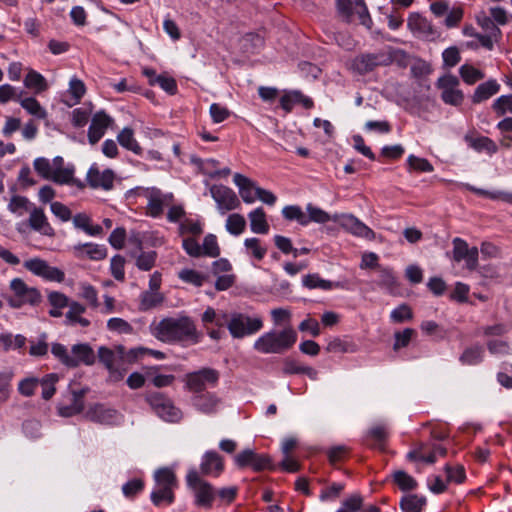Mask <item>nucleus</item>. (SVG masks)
I'll list each match as a JSON object with an SVG mask.
<instances>
[{"mask_svg": "<svg viewBox=\"0 0 512 512\" xmlns=\"http://www.w3.org/2000/svg\"><path fill=\"white\" fill-rule=\"evenodd\" d=\"M462 79L467 84H474L484 78V73L468 64L462 65L459 69Z\"/></svg>", "mask_w": 512, "mask_h": 512, "instance_id": "obj_44", "label": "nucleus"}, {"mask_svg": "<svg viewBox=\"0 0 512 512\" xmlns=\"http://www.w3.org/2000/svg\"><path fill=\"white\" fill-rule=\"evenodd\" d=\"M40 379L36 377H26L18 384V392L24 397H31L39 386Z\"/></svg>", "mask_w": 512, "mask_h": 512, "instance_id": "obj_45", "label": "nucleus"}, {"mask_svg": "<svg viewBox=\"0 0 512 512\" xmlns=\"http://www.w3.org/2000/svg\"><path fill=\"white\" fill-rule=\"evenodd\" d=\"M178 276L184 282L197 287L202 286L205 281V276L193 269H183L179 272Z\"/></svg>", "mask_w": 512, "mask_h": 512, "instance_id": "obj_51", "label": "nucleus"}, {"mask_svg": "<svg viewBox=\"0 0 512 512\" xmlns=\"http://www.w3.org/2000/svg\"><path fill=\"white\" fill-rule=\"evenodd\" d=\"M492 107L499 116L504 115L506 112L512 113V95L500 96L493 103Z\"/></svg>", "mask_w": 512, "mask_h": 512, "instance_id": "obj_63", "label": "nucleus"}, {"mask_svg": "<svg viewBox=\"0 0 512 512\" xmlns=\"http://www.w3.org/2000/svg\"><path fill=\"white\" fill-rule=\"evenodd\" d=\"M224 465L221 456L215 451H208L204 454L201 463V472L205 475H219Z\"/></svg>", "mask_w": 512, "mask_h": 512, "instance_id": "obj_20", "label": "nucleus"}, {"mask_svg": "<svg viewBox=\"0 0 512 512\" xmlns=\"http://www.w3.org/2000/svg\"><path fill=\"white\" fill-rule=\"evenodd\" d=\"M379 287L385 289L390 294H395L398 289L399 283L390 268H379L378 270V281Z\"/></svg>", "mask_w": 512, "mask_h": 512, "instance_id": "obj_24", "label": "nucleus"}, {"mask_svg": "<svg viewBox=\"0 0 512 512\" xmlns=\"http://www.w3.org/2000/svg\"><path fill=\"white\" fill-rule=\"evenodd\" d=\"M225 226L230 234L239 235L244 231L246 227V221L242 215L233 213L228 216Z\"/></svg>", "mask_w": 512, "mask_h": 512, "instance_id": "obj_40", "label": "nucleus"}, {"mask_svg": "<svg viewBox=\"0 0 512 512\" xmlns=\"http://www.w3.org/2000/svg\"><path fill=\"white\" fill-rule=\"evenodd\" d=\"M194 407L202 413L211 414L217 411L220 399L213 393H198L192 399Z\"/></svg>", "mask_w": 512, "mask_h": 512, "instance_id": "obj_15", "label": "nucleus"}, {"mask_svg": "<svg viewBox=\"0 0 512 512\" xmlns=\"http://www.w3.org/2000/svg\"><path fill=\"white\" fill-rule=\"evenodd\" d=\"M426 504V498L416 494L404 496L400 501V507L404 512H421Z\"/></svg>", "mask_w": 512, "mask_h": 512, "instance_id": "obj_26", "label": "nucleus"}, {"mask_svg": "<svg viewBox=\"0 0 512 512\" xmlns=\"http://www.w3.org/2000/svg\"><path fill=\"white\" fill-rule=\"evenodd\" d=\"M46 333H42L37 342L30 341L29 354L34 357H41L48 352V343Z\"/></svg>", "mask_w": 512, "mask_h": 512, "instance_id": "obj_53", "label": "nucleus"}, {"mask_svg": "<svg viewBox=\"0 0 512 512\" xmlns=\"http://www.w3.org/2000/svg\"><path fill=\"white\" fill-rule=\"evenodd\" d=\"M344 490V484L332 483L329 487L323 489L319 495L321 501L337 499Z\"/></svg>", "mask_w": 512, "mask_h": 512, "instance_id": "obj_64", "label": "nucleus"}, {"mask_svg": "<svg viewBox=\"0 0 512 512\" xmlns=\"http://www.w3.org/2000/svg\"><path fill=\"white\" fill-rule=\"evenodd\" d=\"M20 104L29 114L39 119H44L47 116L44 108H42L40 103L33 97L20 100Z\"/></svg>", "mask_w": 512, "mask_h": 512, "instance_id": "obj_41", "label": "nucleus"}, {"mask_svg": "<svg viewBox=\"0 0 512 512\" xmlns=\"http://www.w3.org/2000/svg\"><path fill=\"white\" fill-rule=\"evenodd\" d=\"M152 333L158 340L169 344H197L201 338L195 322L188 316L164 318L154 326Z\"/></svg>", "mask_w": 512, "mask_h": 512, "instance_id": "obj_1", "label": "nucleus"}, {"mask_svg": "<svg viewBox=\"0 0 512 512\" xmlns=\"http://www.w3.org/2000/svg\"><path fill=\"white\" fill-rule=\"evenodd\" d=\"M51 352L65 366L71 368L75 367L76 361L72 360L71 355L64 345L60 343H54L52 345Z\"/></svg>", "mask_w": 512, "mask_h": 512, "instance_id": "obj_43", "label": "nucleus"}, {"mask_svg": "<svg viewBox=\"0 0 512 512\" xmlns=\"http://www.w3.org/2000/svg\"><path fill=\"white\" fill-rule=\"evenodd\" d=\"M85 311L86 307L84 305L77 301H71L68 311L65 314V325H80L81 327H88L90 325V321L82 316Z\"/></svg>", "mask_w": 512, "mask_h": 512, "instance_id": "obj_18", "label": "nucleus"}, {"mask_svg": "<svg viewBox=\"0 0 512 512\" xmlns=\"http://www.w3.org/2000/svg\"><path fill=\"white\" fill-rule=\"evenodd\" d=\"M13 373L10 371L0 372V404L5 403L10 396V382Z\"/></svg>", "mask_w": 512, "mask_h": 512, "instance_id": "obj_52", "label": "nucleus"}, {"mask_svg": "<svg viewBox=\"0 0 512 512\" xmlns=\"http://www.w3.org/2000/svg\"><path fill=\"white\" fill-rule=\"evenodd\" d=\"M326 350L330 353H354L357 351V346L354 343L335 337L328 342Z\"/></svg>", "mask_w": 512, "mask_h": 512, "instance_id": "obj_34", "label": "nucleus"}, {"mask_svg": "<svg viewBox=\"0 0 512 512\" xmlns=\"http://www.w3.org/2000/svg\"><path fill=\"white\" fill-rule=\"evenodd\" d=\"M296 103L302 104L306 109H310L314 105L311 98L303 95L302 92L298 90L287 92L280 98V105L287 113L292 111Z\"/></svg>", "mask_w": 512, "mask_h": 512, "instance_id": "obj_17", "label": "nucleus"}, {"mask_svg": "<svg viewBox=\"0 0 512 512\" xmlns=\"http://www.w3.org/2000/svg\"><path fill=\"white\" fill-rule=\"evenodd\" d=\"M124 264L125 259L121 255H115L111 259V274L117 281H124L125 279Z\"/></svg>", "mask_w": 512, "mask_h": 512, "instance_id": "obj_55", "label": "nucleus"}, {"mask_svg": "<svg viewBox=\"0 0 512 512\" xmlns=\"http://www.w3.org/2000/svg\"><path fill=\"white\" fill-rule=\"evenodd\" d=\"M30 227L45 236H54L55 232L52 226L48 223L47 217L42 208L33 207L30 211L29 217Z\"/></svg>", "mask_w": 512, "mask_h": 512, "instance_id": "obj_13", "label": "nucleus"}, {"mask_svg": "<svg viewBox=\"0 0 512 512\" xmlns=\"http://www.w3.org/2000/svg\"><path fill=\"white\" fill-rule=\"evenodd\" d=\"M479 251L477 247L469 248L465 240L455 238L453 240V259L456 262L466 261L469 270H475L478 265Z\"/></svg>", "mask_w": 512, "mask_h": 512, "instance_id": "obj_8", "label": "nucleus"}, {"mask_svg": "<svg viewBox=\"0 0 512 512\" xmlns=\"http://www.w3.org/2000/svg\"><path fill=\"white\" fill-rule=\"evenodd\" d=\"M407 162L410 168L418 172H432L434 170L433 166L427 159L419 158L414 155H410Z\"/></svg>", "mask_w": 512, "mask_h": 512, "instance_id": "obj_60", "label": "nucleus"}, {"mask_svg": "<svg viewBox=\"0 0 512 512\" xmlns=\"http://www.w3.org/2000/svg\"><path fill=\"white\" fill-rule=\"evenodd\" d=\"M228 330L234 338H242L256 331V319L241 313H234L228 323Z\"/></svg>", "mask_w": 512, "mask_h": 512, "instance_id": "obj_9", "label": "nucleus"}, {"mask_svg": "<svg viewBox=\"0 0 512 512\" xmlns=\"http://www.w3.org/2000/svg\"><path fill=\"white\" fill-rule=\"evenodd\" d=\"M282 214L286 220L289 221H297L300 225H307L309 223V219L302 211L299 206L296 205H288L285 206L282 210Z\"/></svg>", "mask_w": 512, "mask_h": 512, "instance_id": "obj_39", "label": "nucleus"}, {"mask_svg": "<svg viewBox=\"0 0 512 512\" xmlns=\"http://www.w3.org/2000/svg\"><path fill=\"white\" fill-rule=\"evenodd\" d=\"M115 353L113 350L106 346H101L98 349L99 361L110 371H114Z\"/></svg>", "mask_w": 512, "mask_h": 512, "instance_id": "obj_54", "label": "nucleus"}, {"mask_svg": "<svg viewBox=\"0 0 512 512\" xmlns=\"http://www.w3.org/2000/svg\"><path fill=\"white\" fill-rule=\"evenodd\" d=\"M202 248V254L207 255L209 257H217L220 254V248L217 243V238L213 234H208L205 236Z\"/></svg>", "mask_w": 512, "mask_h": 512, "instance_id": "obj_49", "label": "nucleus"}, {"mask_svg": "<svg viewBox=\"0 0 512 512\" xmlns=\"http://www.w3.org/2000/svg\"><path fill=\"white\" fill-rule=\"evenodd\" d=\"M210 194L217 204V209L221 214L236 209L240 201L236 193L229 187L224 185H212Z\"/></svg>", "mask_w": 512, "mask_h": 512, "instance_id": "obj_6", "label": "nucleus"}, {"mask_svg": "<svg viewBox=\"0 0 512 512\" xmlns=\"http://www.w3.org/2000/svg\"><path fill=\"white\" fill-rule=\"evenodd\" d=\"M415 334V330L412 328H405L402 332H396L395 342L393 345V349L395 351L399 350L400 348H404L408 346L412 336Z\"/></svg>", "mask_w": 512, "mask_h": 512, "instance_id": "obj_59", "label": "nucleus"}, {"mask_svg": "<svg viewBox=\"0 0 512 512\" xmlns=\"http://www.w3.org/2000/svg\"><path fill=\"white\" fill-rule=\"evenodd\" d=\"M69 92L74 98V104L79 103L86 92V87L83 81L73 77L69 82Z\"/></svg>", "mask_w": 512, "mask_h": 512, "instance_id": "obj_61", "label": "nucleus"}, {"mask_svg": "<svg viewBox=\"0 0 512 512\" xmlns=\"http://www.w3.org/2000/svg\"><path fill=\"white\" fill-rule=\"evenodd\" d=\"M164 300L161 293L157 291H145L140 296L139 309L147 311L160 305Z\"/></svg>", "mask_w": 512, "mask_h": 512, "instance_id": "obj_29", "label": "nucleus"}, {"mask_svg": "<svg viewBox=\"0 0 512 512\" xmlns=\"http://www.w3.org/2000/svg\"><path fill=\"white\" fill-rule=\"evenodd\" d=\"M393 481L402 491L414 490L417 487L416 480L403 470L393 473Z\"/></svg>", "mask_w": 512, "mask_h": 512, "instance_id": "obj_38", "label": "nucleus"}, {"mask_svg": "<svg viewBox=\"0 0 512 512\" xmlns=\"http://www.w3.org/2000/svg\"><path fill=\"white\" fill-rule=\"evenodd\" d=\"M334 220L338 221L343 229L357 237L370 241L375 239V232L352 214L342 215L338 220Z\"/></svg>", "mask_w": 512, "mask_h": 512, "instance_id": "obj_10", "label": "nucleus"}, {"mask_svg": "<svg viewBox=\"0 0 512 512\" xmlns=\"http://www.w3.org/2000/svg\"><path fill=\"white\" fill-rule=\"evenodd\" d=\"M234 184L239 189V194L244 202H254L256 196V189L254 188L253 182L246 176L236 173L233 177Z\"/></svg>", "mask_w": 512, "mask_h": 512, "instance_id": "obj_21", "label": "nucleus"}, {"mask_svg": "<svg viewBox=\"0 0 512 512\" xmlns=\"http://www.w3.org/2000/svg\"><path fill=\"white\" fill-rule=\"evenodd\" d=\"M303 285L309 289L320 288L323 290H329L333 287H338L339 283L324 280L318 274H308L303 278Z\"/></svg>", "mask_w": 512, "mask_h": 512, "instance_id": "obj_33", "label": "nucleus"}, {"mask_svg": "<svg viewBox=\"0 0 512 512\" xmlns=\"http://www.w3.org/2000/svg\"><path fill=\"white\" fill-rule=\"evenodd\" d=\"M297 340V333L291 327L280 332H269L258 339V349L264 353L281 354L290 349Z\"/></svg>", "mask_w": 512, "mask_h": 512, "instance_id": "obj_2", "label": "nucleus"}, {"mask_svg": "<svg viewBox=\"0 0 512 512\" xmlns=\"http://www.w3.org/2000/svg\"><path fill=\"white\" fill-rule=\"evenodd\" d=\"M29 200L24 196L15 195L10 199L8 209L12 213L22 215L23 211L29 209Z\"/></svg>", "mask_w": 512, "mask_h": 512, "instance_id": "obj_58", "label": "nucleus"}, {"mask_svg": "<svg viewBox=\"0 0 512 512\" xmlns=\"http://www.w3.org/2000/svg\"><path fill=\"white\" fill-rule=\"evenodd\" d=\"M86 248V255L92 260H102L107 256V249L103 245L86 243L74 246L77 257H82L83 250Z\"/></svg>", "mask_w": 512, "mask_h": 512, "instance_id": "obj_23", "label": "nucleus"}, {"mask_svg": "<svg viewBox=\"0 0 512 512\" xmlns=\"http://www.w3.org/2000/svg\"><path fill=\"white\" fill-rule=\"evenodd\" d=\"M33 166H34L35 171L40 176H42L44 179H50L54 169L52 168V164L50 163V161L47 158H44V157L36 158L34 160Z\"/></svg>", "mask_w": 512, "mask_h": 512, "instance_id": "obj_56", "label": "nucleus"}, {"mask_svg": "<svg viewBox=\"0 0 512 512\" xmlns=\"http://www.w3.org/2000/svg\"><path fill=\"white\" fill-rule=\"evenodd\" d=\"M157 486L174 489L177 485L176 476L169 468L158 469L154 474Z\"/></svg>", "mask_w": 512, "mask_h": 512, "instance_id": "obj_31", "label": "nucleus"}, {"mask_svg": "<svg viewBox=\"0 0 512 512\" xmlns=\"http://www.w3.org/2000/svg\"><path fill=\"white\" fill-rule=\"evenodd\" d=\"M484 350L482 346L468 347L461 354L459 360L464 365H476L482 361Z\"/></svg>", "mask_w": 512, "mask_h": 512, "instance_id": "obj_32", "label": "nucleus"}, {"mask_svg": "<svg viewBox=\"0 0 512 512\" xmlns=\"http://www.w3.org/2000/svg\"><path fill=\"white\" fill-rule=\"evenodd\" d=\"M219 380V372L212 368H203L186 375V386L189 391L198 394L208 386H215Z\"/></svg>", "mask_w": 512, "mask_h": 512, "instance_id": "obj_4", "label": "nucleus"}, {"mask_svg": "<svg viewBox=\"0 0 512 512\" xmlns=\"http://www.w3.org/2000/svg\"><path fill=\"white\" fill-rule=\"evenodd\" d=\"M156 258L155 251L142 252L136 259V266L142 271H149L154 267Z\"/></svg>", "mask_w": 512, "mask_h": 512, "instance_id": "obj_48", "label": "nucleus"}, {"mask_svg": "<svg viewBox=\"0 0 512 512\" xmlns=\"http://www.w3.org/2000/svg\"><path fill=\"white\" fill-rule=\"evenodd\" d=\"M10 288L14 294L24 299L29 304H36L40 300V294L36 288L28 287L20 278H15L10 283Z\"/></svg>", "mask_w": 512, "mask_h": 512, "instance_id": "obj_16", "label": "nucleus"}, {"mask_svg": "<svg viewBox=\"0 0 512 512\" xmlns=\"http://www.w3.org/2000/svg\"><path fill=\"white\" fill-rule=\"evenodd\" d=\"M355 4L351 0H337L336 6L338 13L343 17V19L350 23L352 21V17L354 14Z\"/></svg>", "mask_w": 512, "mask_h": 512, "instance_id": "obj_62", "label": "nucleus"}, {"mask_svg": "<svg viewBox=\"0 0 512 512\" xmlns=\"http://www.w3.org/2000/svg\"><path fill=\"white\" fill-rule=\"evenodd\" d=\"M148 205L149 213L153 217H158L163 212L162 193L159 189L152 188L148 191Z\"/></svg>", "mask_w": 512, "mask_h": 512, "instance_id": "obj_28", "label": "nucleus"}, {"mask_svg": "<svg viewBox=\"0 0 512 512\" xmlns=\"http://www.w3.org/2000/svg\"><path fill=\"white\" fill-rule=\"evenodd\" d=\"M392 62L389 55L384 52L361 54L354 58L352 68L363 75L373 71L378 66H387Z\"/></svg>", "mask_w": 512, "mask_h": 512, "instance_id": "obj_5", "label": "nucleus"}, {"mask_svg": "<svg viewBox=\"0 0 512 512\" xmlns=\"http://www.w3.org/2000/svg\"><path fill=\"white\" fill-rule=\"evenodd\" d=\"M48 263L41 259V258H32L29 260H26L23 264V266L33 273L36 276L42 277L45 269L47 268Z\"/></svg>", "mask_w": 512, "mask_h": 512, "instance_id": "obj_57", "label": "nucleus"}, {"mask_svg": "<svg viewBox=\"0 0 512 512\" xmlns=\"http://www.w3.org/2000/svg\"><path fill=\"white\" fill-rule=\"evenodd\" d=\"M465 140L469 145L477 151L486 150L488 153L493 154L497 151V145L493 140L486 136L478 138H472L468 135L465 136Z\"/></svg>", "mask_w": 512, "mask_h": 512, "instance_id": "obj_30", "label": "nucleus"}, {"mask_svg": "<svg viewBox=\"0 0 512 512\" xmlns=\"http://www.w3.org/2000/svg\"><path fill=\"white\" fill-rule=\"evenodd\" d=\"M151 501L154 505L160 506L161 503L165 502L171 504L174 501L173 489L167 487L157 486L151 493Z\"/></svg>", "mask_w": 512, "mask_h": 512, "instance_id": "obj_36", "label": "nucleus"}, {"mask_svg": "<svg viewBox=\"0 0 512 512\" xmlns=\"http://www.w3.org/2000/svg\"><path fill=\"white\" fill-rule=\"evenodd\" d=\"M88 389H80L72 391V399L69 405H58V413L62 417H71L79 414L84 409L83 398L87 393Z\"/></svg>", "mask_w": 512, "mask_h": 512, "instance_id": "obj_14", "label": "nucleus"}, {"mask_svg": "<svg viewBox=\"0 0 512 512\" xmlns=\"http://www.w3.org/2000/svg\"><path fill=\"white\" fill-rule=\"evenodd\" d=\"M85 417L95 423L102 425H118L122 420V415L114 408L97 403L88 408Z\"/></svg>", "mask_w": 512, "mask_h": 512, "instance_id": "obj_7", "label": "nucleus"}, {"mask_svg": "<svg viewBox=\"0 0 512 512\" xmlns=\"http://www.w3.org/2000/svg\"><path fill=\"white\" fill-rule=\"evenodd\" d=\"M362 506L363 497L360 494H353L343 501L342 507L336 512H358Z\"/></svg>", "mask_w": 512, "mask_h": 512, "instance_id": "obj_47", "label": "nucleus"}, {"mask_svg": "<svg viewBox=\"0 0 512 512\" xmlns=\"http://www.w3.org/2000/svg\"><path fill=\"white\" fill-rule=\"evenodd\" d=\"M59 380V376L56 373H50L45 375L41 380L39 385L42 386V398L44 400L51 399L55 392V384Z\"/></svg>", "mask_w": 512, "mask_h": 512, "instance_id": "obj_37", "label": "nucleus"}, {"mask_svg": "<svg viewBox=\"0 0 512 512\" xmlns=\"http://www.w3.org/2000/svg\"><path fill=\"white\" fill-rule=\"evenodd\" d=\"M146 401L152 410L163 420L178 422L182 418L180 409L174 406L172 400L160 392L147 394Z\"/></svg>", "mask_w": 512, "mask_h": 512, "instance_id": "obj_3", "label": "nucleus"}, {"mask_svg": "<svg viewBox=\"0 0 512 512\" xmlns=\"http://www.w3.org/2000/svg\"><path fill=\"white\" fill-rule=\"evenodd\" d=\"M112 121V118L104 111H98L94 114L88 129V141L91 145H95L103 137Z\"/></svg>", "mask_w": 512, "mask_h": 512, "instance_id": "obj_12", "label": "nucleus"}, {"mask_svg": "<svg viewBox=\"0 0 512 512\" xmlns=\"http://www.w3.org/2000/svg\"><path fill=\"white\" fill-rule=\"evenodd\" d=\"M117 140L122 147L128 150L136 154H139L141 152V147L134 138V133L131 128L125 127L124 129H122V131L117 136Z\"/></svg>", "mask_w": 512, "mask_h": 512, "instance_id": "obj_27", "label": "nucleus"}, {"mask_svg": "<svg viewBox=\"0 0 512 512\" xmlns=\"http://www.w3.org/2000/svg\"><path fill=\"white\" fill-rule=\"evenodd\" d=\"M195 491V504L210 509L212 502L215 498V490L213 486L208 483H201L200 486L193 489Z\"/></svg>", "mask_w": 512, "mask_h": 512, "instance_id": "obj_22", "label": "nucleus"}, {"mask_svg": "<svg viewBox=\"0 0 512 512\" xmlns=\"http://www.w3.org/2000/svg\"><path fill=\"white\" fill-rule=\"evenodd\" d=\"M115 173L111 169L100 171L96 164H93L87 172V182L94 188L111 190L113 188Z\"/></svg>", "mask_w": 512, "mask_h": 512, "instance_id": "obj_11", "label": "nucleus"}, {"mask_svg": "<svg viewBox=\"0 0 512 512\" xmlns=\"http://www.w3.org/2000/svg\"><path fill=\"white\" fill-rule=\"evenodd\" d=\"M107 328L110 331L118 332L121 334H131L133 327L126 320L118 317L110 318L107 322Z\"/></svg>", "mask_w": 512, "mask_h": 512, "instance_id": "obj_50", "label": "nucleus"}, {"mask_svg": "<svg viewBox=\"0 0 512 512\" xmlns=\"http://www.w3.org/2000/svg\"><path fill=\"white\" fill-rule=\"evenodd\" d=\"M25 343L26 337L21 334L15 336L10 333L0 334V346H2L4 351H8L12 348L20 349L24 347Z\"/></svg>", "mask_w": 512, "mask_h": 512, "instance_id": "obj_35", "label": "nucleus"}, {"mask_svg": "<svg viewBox=\"0 0 512 512\" xmlns=\"http://www.w3.org/2000/svg\"><path fill=\"white\" fill-rule=\"evenodd\" d=\"M150 85H159L165 92L174 95L177 92V84L174 78L158 75L150 81Z\"/></svg>", "mask_w": 512, "mask_h": 512, "instance_id": "obj_46", "label": "nucleus"}, {"mask_svg": "<svg viewBox=\"0 0 512 512\" xmlns=\"http://www.w3.org/2000/svg\"><path fill=\"white\" fill-rule=\"evenodd\" d=\"M27 88H36L39 92L47 89L45 78L38 72L31 70L24 79Z\"/></svg>", "mask_w": 512, "mask_h": 512, "instance_id": "obj_42", "label": "nucleus"}, {"mask_svg": "<svg viewBox=\"0 0 512 512\" xmlns=\"http://www.w3.org/2000/svg\"><path fill=\"white\" fill-rule=\"evenodd\" d=\"M71 358L76 361L75 367L80 364H85L87 366H91L95 363L96 356L91 348V346L87 343H79L75 344L71 348Z\"/></svg>", "mask_w": 512, "mask_h": 512, "instance_id": "obj_19", "label": "nucleus"}, {"mask_svg": "<svg viewBox=\"0 0 512 512\" xmlns=\"http://www.w3.org/2000/svg\"><path fill=\"white\" fill-rule=\"evenodd\" d=\"M500 89V85L495 80H489L485 83L480 84L473 95V103H480L494 94Z\"/></svg>", "mask_w": 512, "mask_h": 512, "instance_id": "obj_25", "label": "nucleus"}]
</instances>
